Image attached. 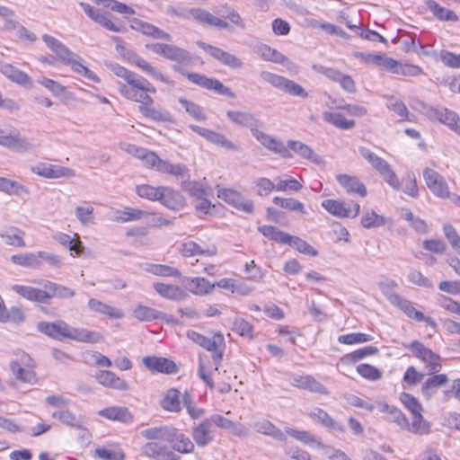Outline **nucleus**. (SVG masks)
Returning <instances> with one entry per match:
<instances>
[{
	"label": "nucleus",
	"instance_id": "1",
	"mask_svg": "<svg viewBox=\"0 0 460 460\" xmlns=\"http://www.w3.org/2000/svg\"><path fill=\"white\" fill-rule=\"evenodd\" d=\"M111 70L124 81L117 84L119 93L127 100L138 102V111L144 117L157 122L171 120L168 111L153 106L155 101L149 93H155L156 89L147 79L119 64L111 65Z\"/></svg>",
	"mask_w": 460,
	"mask_h": 460
},
{
	"label": "nucleus",
	"instance_id": "2",
	"mask_svg": "<svg viewBox=\"0 0 460 460\" xmlns=\"http://www.w3.org/2000/svg\"><path fill=\"white\" fill-rule=\"evenodd\" d=\"M253 429L263 435L269 436L277 441H286L287 435L303 442L312 447H321L319 438L306 430H298L292 428H286L285 431L276 427L268 420H260L253 424Z\"/></svg>",
	"mask_w": 460,
	"mask_h": 460
},
{
	"label": "nucleus",
	"instance_id": "3",
	"mask_svg": "<svg viewBox=\"0 0 460 460\" xmlns=\"http://www.w3.org/2000/svg\"><path fill=\"white\" fill-rule=\"evenodd\" d=\"M403 346L410 349L412 355L423 363L426 375H433L441 371L443 358L423 343L419 341H413Z\"/></svg>",
	"mask_w": 460,
	"mask_h": 460
},
{
	"label": "nucleus",
	"instance_id": "4",
	"mask_svg": "<svg viewBox=\"0 0 460 460\" xmlns=\"http://www.w3.org/2000/svg\"><path fill=\"white\" fill-rule=\"evenodd\" d=\"M70 339L78 342L97 343L102 341V335L84 328H74L64 321H56V340Z\"/></svg>",
	"mask_w": 460,
	"mask_h": 460
},
{
	"label": "nucleus",
	"instance_id": "5",
	"mask_svg": "<svg viewBox=\"0 0 460 460\" xmlns=\"http://www.w3.org/2000/svg\"><path fill=\"white\" fill-rule=\"evenodd\" d=\"M111 40L116 42V50L123 57L128 58L130 63L137 66L143 72L146 73L154 79L165 83L171 86H174L173 81L168 79L162 72L151 66L146 60L140 58L138 55L126 49L123 41L117 36H112Z\"/></svg>",
	"mask_w": 460,
	"mask_h": 460
},
{
	"label": "nucleus",
	"instance_id": "6",
	"mask_svg": "<svg viewBox=\"0 0 460 460\" xmlns=\"http://www.w3.org/2000/svg\"><path fill=\"white\" fill-rule=\"evenodd\" d=\"M361 156L376 170L383 179L394 190H400L401 183L391 165L382 157L376 155L367 147H359Z\"/></svg>",
	"mask_w": 460,
	"mask_h": 460
},
{
	"label": "nucleus",
	"instance_id": "7",
	"mask_svg": "<svg viewBox=\"0 0 460 460\" xmlns=\"http://www.w3.org/2000/svg\"><path fill=\"white\" fill-rule=\"evenodd\" d=\"M260 77L273 87L291 95L300 96L302 98H306L308 95L306 91L300 84L281 75L268 71H262L260 74Z\"/></svg>",
	"mask_w": 460,
	"mask_h": 460
},
{
	"label": "nucleus",
	"instance_id": "8",
	"mask_svg": "<svg viewBox=\"0 0 460 460\" xmlns=\"http://www.w3.org/2000/svg\"><path fill=\"white\" fill-rule=\"evenodd\" d=\"M173 69L176 72H179L182 75L186 76L190 82L200 87H203L208 90H214L221 95L234 97V93L231 91V89L225 86L220 81L217 79L208 78L206 75L198 73L185 72L182 68H181L178 66H174Z\"/></svg>",
	"mask_w": 460,
	"mask_h": 460
},
{
	"label": "nucleus",
	"instance_id": "9",
	"mask_svg": "<svg viewBox=\"0 0 460 460\" xmlns=\"http://www.w3.org/2000/svg\"><path fill=\"white\" fill-rule=\"evenodd\" d=\"M10 369L15 378L21 382L35 384L37 381L32 359L26 353H22L16 360H13L10 363Z\"/></svg>",
	"mask_w": 460,
	"mask_h": 460
},
{
	"label": "nucleus",
	"instance_id": "10",
	"mask_svg": "<svg viewBox=\"0 0 460 460\" xmlns=\"http://www.w3.org/2000/svg\"><path fill=\"white\" fill-rule=\"evenodd\" d=\"M423 177L428 188L435 196L441 199L449 198L452 199L453 194L450 193L448 185L441 174L433 169L425 168Z\"/></svg>",
	"mask_w": 460,
	"mask_h": 460
},
{
	"label": "nucleus",
	"instance_id": "11",
	"mask_svg": "<svg viewBox=\"0 0 460 460\" xmlns=\"http://www.w3.org/2000/svg\"><path fill=\"white\" fill-rule=\"evenodd\" d=\"M324 208L330 214L340 217H356L360 210V206L357 202H341L335 199H325L322 202Z\"/></svg>",
	"mask_w": 460,
	"mask_h": 460
},
{
	"label": "nucleus",
	"instance_id": "12",
	"mask_svg": "<svg viewBox=\"0 0 460 460\" xmlns=\"http://www.w3.org/2000/svg\"><path fill=\"white\" fill-rule=\"evenodd\" d=\"M147 168L157 171L160 173H166L173 176H184L188 172L187 167L181 164H171L169 161L161 159L155 153L149 155Z\"/></svg>",
	"mask_w": 460,
	"mask_h": 460
},
{
	"label": "nucleus",
	"instance_id": "13",
	"mask_svg": "<svg viewBox=\"0 0 460 460\" xmlns=\"http://www.w3.org/2000/svg\"><path fill=\"white\" fill-rule=\"evenodd\" d=\"M198 46L205 52L210 55L213 58L219 61L221 64L231 68H240L243 66V62L236 56L226 52L217 47L209 45L208 43L199 41Z\"/></svg>",
	"mask_w": 460,
	"mask_h": 460
},
{
	"label": "nucleus",
	"instance_id": "14",
	"mask_svg": "<svg viewBox=\"0 0 460 460\" xmlns=\"http://www.w3.org/2000/svg\"><path fill=\"white\" fill-rule=\"evenodd\" d=\"M0 145L17 152H26L34 149V144L25 137H22L18 131L0 132Z\"/></svg>",
	"mask_w": 460,
	"mask_h": 460
},
{
	"label": "nucleus",
	"instance_id": "15",
	"mask_svg": "<svg viewBox=\"0 0 460 460\" xmlns=\"http://www.w3.org/2000/svg\"><path fill=\"white\" fill-rule=\"evenodd\" d=\"M217 197L240 211L247 214L253 212V202L251 199H245L236 190L221 189L217 191Z\"/></svg>",
	"mask_w": 460,
	"mask_h": 460
},
{
	"label": "nucleus",
	"instance_id": "16",
	"mask_svg": "<svg viewBox=\"0 0 460 460\" xmlns=\"http://www.w3.org/2000/svg\"><path fill=\"white\" fill-rule=\"evenodd\" d=\"M150 49L155 54L178 63H186L191 58L188 51L174 45L155 43Z\"/></svg>",
	"mask_w": 460,
	"mask_h": 460
},
{
	"label": "nucleus",
	"instance_id": "17",
	"mask_svg": "<svg viewBox=\"0 0 460 460\" xmlns=\"http://www.w3.org/2000/svg\"><path fill=\"white\" fill-rule=\"evenodd\" d=\"M226 347L224 335L218 332L212 337H208L202 346L203 349L212 353V359L215 365L214 370L217 371L223 359L224 350Z\"/></svg>",
	"mask_w": 460,
	"mask_h": 460
},
{
	"label": "nucleus",
	"instance_id": "18",
	"mask_svg": "<svg viewBox=\"0 0 460 460\" xmlns=\"http://www.w3.org/2000/svg\"><path fill=\"white\" fill-rule=\"evenodd\" d=\"M31 170L34 173L49 179L71 178L75 176V172L72 169L48 163L39 164L33 166Z\"/></svg>",
	"mask_w": 460,
	"mask_h": 460
},
{
	"label": "nucleus",
	"instance_id": "19",
	"mask_svg": "<svg viewBox=\"0 0 460 460\" xmlns=\"http://www.w3.org/2000/svg\"><path fill=\"white\" fill-rule=\"evenodd\" d=\"M252 136L267 149L272 151L275 154L281 155L284 158H291L292 154L289 152L288 147L279 140L259 130L257 128Z\"/></svg>",
	"mask_w": 460,
	"mask_h": 460
},
{
	"label": "nucleus",
	"instance_id": "20",
	"mask_svg": "<svg viewBox=\"0 0 460 460\" xmlns=\"http://www.w3.org/2000/svg\"><path fill=\"white\" fill-rule=\"evenodd\" d=\"M143 365L152 372L173 374L177 371L176 364L165 358L148 356L143 358Z\"/></svg>",
	"mask_w": 460,
	"mask_h": 460
},
{
	"label": "nucleus",
	"instance_id": "21",
	"mask_svg": "<svg viewBox=\"0 0 460 460\" xmlns=\"http://www.w3.org/2000/svg\"><path fill=\"white\" fill-rule=\"evenodd\" d=\"M428 116L432 119H438L441 123H444L456 133L460 135V123L457 115L447 109H433L430 108L428 111Z\"/></svg>",
	"mask_w": 460,
	"mask_h": 460
},
{
	"label": "nucleus",
	"instance_id": "22",
	"mask_svg": "<svg viewBox=\"0 0 460 460\" xmlns=\"http://www.w3.org/2000/svg\"><path fill=\"white\" fill-rule=\"evenodd\" d=\"M191 436L198 447H204L214 439V428L211 420L206 419L192 429Z\"/></svg>",
	"mask_w": 460,
	"mask_h": 460
},
{
	"label": "nucleus",
	"instance_id": "23",
	"mask_svg": "<svg viewBox=\"0 0 460 460\" xmlns=\"http://www.w3.org/2000/svg\"><path fill=\"white\" fill-rule=\"evenodd\" d=\"M144 454L155 460H179V457L166 445L148 442L143 447Z\"/></svg>",
	"mask_w": 460,
	"mask_h": 460
},
{
	"label": "nucleus",
	"instance_id": "24",
	"mask_svg": "<svg viewBox=\"0 0 460 460\" xmlns=\"http://www.w3.org/2000/svg\"><path fill=\"white\" fill-rule=\"evenodd\" d=\"M386 297L393 305L399 307L408 317L417 322H422V319H424V314L418 311L411 302L402 298L398 294L389 293L386 294Z\"/></svg>",
	"mask_w": 460,
	"mask_h": 460
},
{
	"label": "nucleus",
	"instance_id": "25",
	"mask_svg": "<svg viewBox=\"0 0 460 460\" xmlns=\"http://www.w3.org/2000/svg\"><path fill=\"white\" fill-rule=\"evenodd\" d=\"M307 416L323 427L337 432H344V425L332 419L324 410L314 408L308 411Z\"/></svg>",
	"mask_w": 460,
	"mask_h": 460
},
{
	"label": "nucleus",
	"instance_id": "26",
	"mask_svg": "<svg viewBox=\"0 0 460 460\" xmlns=\"http://www.w3.org/2000/svg\"><path fill=\"white\" fill-rule=\"evenodd\" d=\"M421 385V394L427 399H431L438 392V388L444 386L448 382V376L446 374L429 375Z\"/></svg>",
	"mask_w": 460,
	"mask_h": 460
},
{
	"label": "nucleus",
	"instance_id": "27",
	"mask_svg": "<svg viewBox=\"0 0 460 460\" xmlns=\"http://www.w3.org/2000/svg\"><path fill=\"white\" fill-rule=\"evenodd\" d=\"M130 28L143 33L144 35L151 36L155 39H162L170 40L171 35L152 23L146 22L137 18L131 21Z\"/></svg>",
	"mask_w": 460,
	"mask_h": 460
},
{
	"label": "nucleus",
	"instance_id": "28",
	"mask_svg": "<svg viewBox=\"0 0 460 460\" xmlns=\"http://www.w3.org/2000/svg\"><path fill=\"white\" fill-rule=\"evenodd\" d=\"M153 287L162 297L172 301H182L188 296L185 290L176 285L155 282Z\"/></svg>",
	"mask_w": 460,
	"mask_h": 460
},
{
	"label": "nucleus",
	"instance_id": "29",
	"mask_svg": "<svg viewBox=\"0 0 460 460\" xmlns=\"http://www.w3.org/2000/svg\"><path fill=\"white\" fill-rule=\"evenodd\" d=\"M191 17L202 25L216 27L219 29L228 28V23L220 18L213 15L211 13L199 9L193 8L190 10Z\"/></svg>",
	"mask_w": 460,
	"mask_h": 460
},
{
	"label": "nucleus",
	"instance_id": "30",
	"mask_svg": "<svg viewBox=\"0 0 460 460\" xmlns=\"http://www.w3.org/2000/svg\"><path fill=\"white\" fill-rule=\"evenodd\" d=\"M173 450L181 454H190L194 451L195 446L189 437L180 432L176 428L172 427L170 439Z\"/></svg>",
	"mask_w": 460,
	"mask_h": 460
},
{
	"label": "nucleus",
	"instance_id": "31",
	"mask_svg": "<svg viewBox=\"0 0 460 460\" xmlns=\"http://www.w3.org/2000/svg\"><path fill=\"white\" fill-rule=\"evenodd\" d=\"M226 116L233 123L240 127L249 128L252 134L260 125L259 119L251 112L228 111L226 112Z\"/></svg>",
	"mask_w": 460,
	"mask_h": 460
},
{
	"label": "nucleus",
	"instance_id": "32",
	"mask_svg": "<svg viewBox=\"0 0 460 460\" xmlns=\"http://www.w3.org/2000/svg\"><path fill=\"white\" fill-rule=\"evenodd\" d=\"M184 287L191 294L202 296L212 293L215 284L205 278L196 277L186 279Z\"/></svg>",
	"mask_w": 460,
	"mask_h": 460
},
{
	"label": "nucleus",
	"instance_id": "33",
	"mask_svg": "<svg viewBox=\"0 0 460 460\" xmlns=\"http://www.w3.org/2000/svg\"><path fill=\"white\" fill-rule=\"evenodd\" d=\"M95 377L98 383L105 387L119 391L128 389L127 383L111 371L100 370L96 373Z\"/></svg>",
	"mask_w": 460,
	"mask_h": 460
},
{
	"label": "nucleus",
	"instance_id": "34",
	"mask_svg": "<svg viewBox=\"0 0 460 460\" xmlns=\"http://www.w3.org/2000/svg\"><path fill=\"white\" fill-rule=\"evenodd\" d=\"M0 72L12 82L31 87V81L29 75L9 63L0 62Z\"/></svg>",
	"mask_w": 460,
	"mask_h": 460
},
{
	"label": "nucleus",
	"instance_id": "35",
	"mask_svg": "<svg viewBox=\"0 0 460 460\" xmlns=\"http://www.w3.org/2000/svg\"><path fill=\"white\" fill-rule=\"evenodd\" d=\"M42 40L47 47L52 50L57 58L66 63L70 60V57L74 54L63 42L49 34L42 35Z\"/></svg>",
	"mask_w": 460,
	"mask_h": 460
},
{
	"label": "nucleus",
	"instance_id": "36",
	"mask_svg": "<svg viewBox=\"0 0 460 460\" xmlns=\"http://www.w3.org/2000/svg\"><path fill=\"white\" fill-rule=\"evenodd\" d=\"M163 205L170 209H179L184 206V199L180 192L169 187H161L158 199Z\"/></svg>",
	"mask_w": 460,
	"mask_h": 460
},
{
	"label": "nucleus",
	"instance_id": "37",
	"mask_svg": "<svg viewBox=\"0 0 460 460\" xmlns=\"http://www.w3.org/2000/svg\"><path fill=\"white\" fill-rule=\"evenodd\" d=\"M181 395V392L176 388L167 390L160 401V406L169 412H180L182 410Z\"/></svg>",
	"mask_w": 460,
	"mask_h": 460
},
{
	"label": "nucleus",
	"instance_id": "38",
	"mask_svg": "<svg viewBox=\"0 0 460 460\" xmlns=\"http://www.w3.org/2000/svg\"><path fill=\"white\" fill-rule=\"evenodd\" d=\"M98 414L105 419L127 424L132 422L133 420V416L128 409L121 406L105 408L99 411Z\"/></svg>",
	"mask_w": 460,
	"mask_h": 460
},
{
	"label": "nucleus",
	"instance_id": "39",
	"mask_svg": "<svg viewBox=\"0 0 460 460\" xmlns=\"http://www.w3.org/2000/svg\"><path fill=\"white\" fill-rule=\"evenodd\" d=\"M13 290L30 301L38 303H46L48 301L47 290L44 289L23 285H14Z\"/></svg>",
	"mask_w": 460,
	"mask_h": 460
},
{
	"label": "nucleus",
	"instance_id": "40",
	"mask_svg": "<svg viewBox=\"0 0 460 460\" xmlns=\"http://www.w3.org/2000/svg\"><path fill=\"white\" fill-rule=\"evenodd\" d=\"M132 317L140 322H151L153 320H163L166 314L155 308L137 304L132 310Z\"/></svg>",
	"mask_w": 460,
	"mask_h": 460
},
{
	"label": "nucleus",
	"instance_id": "41",
	"mask_svg": "<svg viewBox=\"0 0 460 460\" xmlns=\"http://www.w3.org/2000/svg\"><path fill=\"white\" fill-rule=\"evenodd\" d=\"M337 181L349 193H355L360 197L367 195L365 185L356 177L340 174L337 176Z\"/></svg>",
	"mask_w": 460,
	"mask_h": 460
},
{
	"label": "nucleus",
	"instance_id": "42",
	"mask_svg": "<svg viewBox=\"0 0 460 460\" xmlns=\"http://www.w3.org/2000/svg\"><path fill=\"white\" fill-rule=\"evenodd\" d=\"M172 427L163 425L150 427L140 431V435L147 440H159L168 442Z\"/></svg>",
	"mask_w": 460,
	"mask_h": 460
},
{
	"label": "nucleus",
	"instance_id": "43",
	"mask_svg": "<svg viewBox=\"0 0 460 460\" xmlns=\"http://www.w3.org/2000/svg\"><path fill=\"white\" fill-rule=\"evenodd\" d=\"M180 252L185 257L195 255L214 256L217 254V249L215 245H212L204 250L195 242L189 241L181 244Z\"/></svg>",
	"mask_w": 460,
	"mask_h": 460
},
{
	"label": "nucleus",
	"instance_id": "44",
	"mask_svg": "<svg viewBox=\"0 0 460 460\" xmlns=\"http://www.w3.org/2000/svg\"><path fill=\"white\" fill-rule=\"evenodd\" d=\"M289 152L292 150L303 158L308 159L314 164H320L321 158L311 147L299 141L289 140L287 146Z\"/></svg>",
	"mask_w": 460,
	"mask_h": 460
},
{
	"label": "nucleus",
	"instance_id": "45",
	"mask_svg": "<svg viewBox=\"0 0 460 460\" xmlns=\"http://www.w3.org/2000/svg\"><path fill=\"white\" fill-rule=\"evenodd\" d=\"M323 119L334 127L347 130L355 126V120L347 119L343 114L336 111H325L323 113Z\"/></svg>",
	"mask_w": 460,
	"mask_h": 460
},
{
	"label": "nucleus",
	"instance_id": "46",
	"mask_svg": "<svg viewBox=\"0 0 460 460\" xmlns=\"http://www.w3.org/2000/svg\"><path fill=\"white\" fill-rule=\"evenodd\" d=\"M426 5L438 20L447 22H457L459 19L454 11L440 6L438 3H436L433 0H427Z\"/></svg>",
	"mask_w": 460,
	"mask_h": 460
},
{
	"label": "nucleus",
	"instance_id": "47",
	"mask_svg": "<svg viewBox=\"0 0 460 460\" xmlns=\"http://www.w3.org/2000/svg\"><path fill=\"white\" fill-rule=\"evenodd\" d=\"M43 287L47 290L48 300L52 297L70 298L75 296L73 289L51 281H46Z\"/></svg>",
	"mask_w": 460,
	"mask_h": 460
},
{
	"label": "nucleus",
	"instance_id": "48",
	"mask_svg": "<svg viewBox=\"0 0 460 460\" xmlns=\"http://www.w3.org/2000/svg\"><path fill=\"white\" fill-rule=\"evenodd\" d=\"M24 232L17 227H10L0 233V237L7 245L14 247H24L25 242L23 236Z\"/></svg>",
	"mask_w": 460,
	"mask_h": 460
},
{
	"label": "nucleus",
	"instance_id": "49",
	"mask_svg": "<svg viewBox=\"0 0 460 460\" xmlns=\"http://www.w3.org/2000/svg\"><path fill=\"white\" fill-rule=\"evenodd\" d=\"M380 411L387 414V420L396 423L401 429H405L408 426V420L405 415L396 407L386 403L381 405Z\"/></svg>",
	"mask_w": 460,
	"mask_h": 460
},
{
	"label": "nucleus",
	"instance_id": "50",
	"mask_svg": "<svg viewBox=\"0 0 460 460\" xmlns=\"http://www.w3.org/2000/svg\"><path fill=\"white\" fill-rule=\"evenodd\" d=\"M144 270L151 274L159 277H181V273L178 269L169 265L149 263L146 264Z\"/></svg>",
	"mask_w": 460,
	"mask_h": 460
},
{
	"label": "nucleus",
	"instance_id": "51",
	"mask_svg": "<svg viewBox=\"0 0 460 460\" xmlns=\"http://www.w3.org/2000/svg\"><path fill=\"white\" fill-rule=\"evenodd\" d=\"M266 238L279 243L288 244L290 241V234H287L272 226H262L258 228Z\"/></svg>",
	"mask_w": 460,
	"mask_h": 460
},
{
	"label": "nucleus",
	"instance_id": "52",
	"mask_svg": "<svg viewBox=\"0 0 460 460\" xmlns=\"http://www.w3.org/2000/svg\"><path fill=\"white\" fill-rule=\"evenodd\" d=\"M295 381L296 382V385L298 387L307 389L312 393H316L319 394H329L327 388L323 384L310 376H300L299 378L295 379Z\"/></svg>",
	"mask_w": 460,
	"mask_h": 460
},
{
	"label": "nucleus",
	"instance_id": "53",
	"mask_svg": "<svg viewBox=\"0 0 460 460\" xmlns=\"http://www.w3.org/2000/svg\"><path fill=\"white\" fill-rule=\"evenodd\" d=\"M147 215L148 213L144 210L127 207L124 210H117L113 220L119 223H127L140 220Z\"/></svg>",
	"mask_w": 460,
	"mask_h": 460
},
{
	"label": "nucleus",
	"instance_id": "54",
	"mask_svg": "<svg viewBox=\"0 0 460 460\" xmlns=\"http://www.w3.org/2000/svg\"><path fill=\"white\" fill-rule=\"evenodd\" d=\"M405 429L414 434L425 435L430 432V424L423 418L420 412L412 415V420L411 423L408 421V426L405 427Z\"/></svg>",
	"mask_w": 460,
	"mask_h": 460
},
{
	"label": "nucleus",
	"instance_id": "55",
	"mask_svg": "<svg viewBox=\"0 0 460 460\" xmlns=\"http://www.w3.org/2000/svg\"><path fill=\"white\" fill-rule=\"evenodd\" d=\"M178 101L185 111L194 119L199 121H204L207 119V115L205 114L203 108L196 102H193L184 97H180Z\"/></svg>",
	"mask_w": 460,
	"mask_h": 460
},
{
	"label": "nucleus",
	"instance_id": "56",
	"mask_svg": "<svg viewBox=\"0 0 460 460\" xmlns=\"http://www.w3.org/2000/svg\"><path fill=\"white\" fill-rule=\"evenodd\" d=\"M78 57L74 53L72 57H70V60L66 61L65 64L70 65L73 71L75 73L84 76L85 78L93 81L99 82V78L96 74L84 66L79 60Z\"/></svg>",
	"mask_w": 460,
	"mask_h": 460
},
{
	"label": "nucleus",
	"instance_id": "57",
	"mask_svg": "<svg viewBox=\"0 0 460 460\" xmlns=\"http://www.w3.org/2000/svg\"><path fill=\"white\" fill-rule=\"evenodd\" d=\"M11 261L13 263L23 267L36 269L40 266V261L39 260L38 252L14 254L11 257Z\"/></svg>",
	"mask_w": 460,
	"mask_h": 460
},
{
	"label": "nucleus",
	"instance_id": "58",
	"mask_svg": "<svg viewBox=\"0 0 460 460\" xmlns=\"http://www.w3.org/2000/svg\"><path fill=\"white\" fill-rule=\"evenodd\" d=\"M52 416L58 419L62 423L77 429H82L84 423L83 418L76 417L69 411H57Z\"/></svg>",
	"mask_w": 460,
	"mask_h": 460
},
{
	"label": "nucleus",
	"instance_id": "59",
	"mask_svg": "<svg viewBox=\"0 0 460 460\" xmlns=\"http://www.w3.org/2000/svg\"><path fill=\"white\" fill-rule=\"evenodd\" d=\"M185 190L191 197L196 198L197 199L212 196L211 189L200 181L189 182Z\"/></svg>",
	"mask_w": 460,
	"mask_h": 460
},
{
	"label": "nucleus",
	"instance_id": "60",
	"mask_svg": "<svg viewBox=\"0 0 460 460\" xmlns=\"http://www.w3.org/2000/svg\"><path fill=\"white\" fill-rule=\"evenodd\" d=\"M93 207L90 204L78 206L75 209V215L83 226L94 224Z\"/></svg>",
	"mask_w": 460,
	"mask_h": 460
},
{
	"label": "nucleus",
	"instance_id": "61",
	"mask_svg": "<svg viewBox=\"0 0 460 460\" xmlns=\"http://www.w3.org/2000/svg\"><path fill=\"white\" fill-rule=\"evenodd\" d=\"M54 239L58 243L68 247L70 251L75 252L76 254H80L83 251L82 242L79 239L74 242L69 234L58 232L54 235Z\"/></svg>",
	"mask_w": 460,
	"mask_h": 460
},
{
	"label": "nucleus",
	"instance_id": "62",
	"mask_svg": "<svg viewBox=\"0 0 460 460\" xmlns=\"http://www.w3.org/2000/svg\"><path fill=\"white\" fill-rule=\"evenodd\" d=\"M272 201L276 205L280 206L284 209L305 213L304 204L297 199L292 198L284 199L280 197H274Z\"/></svg>",
	"mask_w": 460,
	"mask_h": 460
},
{
	"label": "nucleus",
	"instance_id": "63",
	"mask_svg": "<svg viewBox=\"0 0 460 460\" xmlns=\"http://www.w3.org/2000/svg\"><path fill=\"white\" fill-rule=\"evenodd\" d=\"M121 148L127 152L128 154L132 155L133 156L138 158L139 160L143 161L144 165L146 166L148 160H149V155H152L153 152L149 151L147 149L139 147L134 144L126 143L121 146Z\"/></svg>",
	"mask_w": 460,
	"mask_h": 460
},
{
	"label": "nucleus",
	"instance_id": "64",
	"mask_svg": "<svg viewBox=\"0 0 460 460\" xmlns=\"http://www.w3.org/2000/svg\"><path fill=\"white\" fill-rule=\"evenodd\" d=\"M385 218L375 211H367L361 217V224L365 228H375L384 226Z\"/></svg>",
	"mask_w": 460,
	"mask_h": 460
}]
</instances>
